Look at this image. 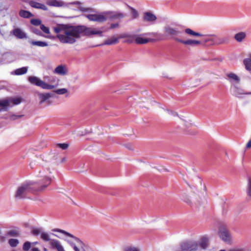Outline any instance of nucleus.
Listing matches in <instances>:
<instances>
[{
  "label": "nucleus",
  "mask_w": 251,
  "mask_h": 251,
  "mask_svg": "<svg viewBox=\"0 0 251 251\" xmlns=\"http://www.w3.org/2000/svg\"><path fill=\"white\" fill-rule=\"evenodd\" d=\"M56 37L63 44H74L82 36H90L98 35L102 36V31L85 25H59L53 28Z\"/></svg>",
  "instance_id": "1"
},
{
  "label": "nucleus",
  "mask_w": 251,
  "mask_h": 251,
  "mask_svg": "<svg viewBox=\"0 0 251 251\" xmlns=\"http://www.w3.org/2000/svg\"><path fill=\"white\" fill-rule=\"evenodd\" d=\"M51 182L49 176H45L38 182H26L22 184L18 189L15 197L23 199L26 197L29 193H34L45 190Z\"/></svg>",
  "instance_id": "2"
},
{
  "label": "nucleus",
  "mask_w": 251,
  "mask_h": 251,
  "mask_svg": "<svg viewBox=\"0 0 251 251\" xmlns=\"http://www.w3.org/2000/svg\"><path fill=\"white\" fill-rule=\"evenodd\" d=\"M135 42L137 44H146L149 42L158 41L162 39L158 33L148 32L133 36Z\"/></svg>",
  "instance_id": "3"
},
{
  "label": "nucleus",
  "mask_w": 251,
  "mask_h": 251,
  "mask_svg": "<svg viewBox=\"0 0 251 251\" xmlns=\"http://www.w3.org/2000/svg\"><path fill=\"white\" fill-rule=\"evenodd\" d=\"M53 231L58 232L59 233H61L67 236L73 238L75 239V243H72L71 244V246L73 247V249L75 251H80V249L84 250V245L83 243L78 238L75 237L72 234L62 229L55 228L52 230Z\"/></svg>",
  "instance_id": "4"
},
{
  "label": "nucleus",
  "mask_w": 251,
  "mask_h": 251,
  "mask_svg": "<svg viewBox=\"0 0 251 251\" xmlns=\"http://www.w3.org/2000/svg\"><path fill=\"white\" fill-rule=\"evenodd\" d=\"M218 234L220 238L225 242L229 243L231 241V235L227 227V225L222 224L218 229Z\"/></svg>",
  "instance_id": "5"
},
{
  "label": "nucleus",
  "mask_w": 251,
  "mask_h": 251,
  "mask_svg": "<svg viewBox=\"0 0 251 251\" xmlns=\"http://www.w3.org/2000/svg\"><path fill=\"white\" fill-rule=\"evenodd\" d=\"M28 80L31 84L40 87L44 89L51 90L55 87L54 85L49 84L35 76H29Z\"/></svg>",
  "instance_id": "6"
},
{
  "label": "nucleus",
  "mask_w": 251,
  "mask_h": 251,
  "mask_svg": "<svg viewBox=\"0 0 251 251\" xmlns=\"http://www.w3.org/2000/svg\"><path fill=\"white\" fill-rule=\"evenodd\" d=\"M109 17H111L115 19H121L124 18V15L122 13H116L113 14L111 12H105L102 14H99V16L97 19H95L96 22L99 23L104 22Z\"/></svg>",
  "instance_id": "7"
},
{
  "label": "nucleus",
  "mask_w": 251,
  "mask_h": 251,
  "mask_svg": "<svg viewBox=\"0 0 251 251\" xmlns=\"http://www.w3.org/2000/svg\"><path fill=\"white\" fill-rule=\"evenodd\" d=\"M231 90L233 96L240 99H243L245 95H251V92H246L244 89L241 87L238 86L236 84L231 85Z\"/></svg>",
  "instance_id": "8"
},
{
  "label": "nucleus",
  "mask_w": 251,
  "mask_h": 251,
  "mask_svg": "<svg viewBox=\"0 0 251 251\" xmlns=\"http://www.w3.org/2000/svg\"><path fill=\"white\" fill-rule=\"evenodd\" d=\"M198 247V244L196 242L186 241L181 243L180 245V251H196Z\"/></svg>",
  "instance_id": "9"
},
{
  "label": "nucleus",
  "mask_w": 251,
  "mask_h": 251,
  "mask_svg": "<svg viewBox=\"0 0 251 251\" xmlns=\"http://www.w3.org/2000/svg\"><path fill=\"white\" fill-rule=\"evenodd\" d=\"M174 39L176 40L177 42L181 43L185 45H188L191 47H197L201 44V42L198 40L188 39V40H182L178 38H174Z\"/></svg>",
  "instance_id": "10"
},
{
  "label": "nucleus",
  "mask_w": 251,
  "mask_h": 251,
  "mask_svg": "<svg viewBox=\"0 0 251 251\" xmlns=\"http://www.w3.org/2000/svg\"><path fill=\"white\" fill-rule=\"evenodd\" d=\"M129 37V35H120L118 37H116L115 36H112L111 38H109L106 40L103 45H115L119 43V39L120 38H124L126 37Z\"/></svg>",
  "instance_id": "11"
},
{
  "label": "nucleus",
  "mask_w": 251,
  "mask_h": 251,
  "mask_svg": "<svg viewBox=\"0 0 251 251\" xmlns=\"http://www.w3.org/2000/svg\"><path fill=\"white\" fill-rule=\"evenodd\" d=\"M158 34L162 38L159 41L168 39L173 35V28L170 26H166L164 27V33L162 35Z\"/></svg>",
  "instance_id": "12"
},
{
  "label": "nucleus",
  "mask_w": 251,
  "mask_h": 251,
  "mask_svg": "<svg viewBox=\"0 0 251 251\" xmlns=\"http://www.w3.org/2000/svg\"><path fill=\"white\" fill-rule=\"evenodd\" d=\"M226 76H227L226 79L231 83V85L234 84V82L237 84H239L240 82V77L236 74L233 73H227L226 74Z\"/></svg>",
  "instance_id": "13"
},
{
  "label": "nucleus",
  "mask_w": 251,
  "mask_h": 251,
  "mask_svg": "<svg viewBox=\"0 0 251 251\" xmlns=\"http://www.w3.org/2000/svg\"><path fill=\"white\" fill-rule=\"evenodd\" d=\"M156 19V16L151 12H146L144 14L143 20L145 21L154 23Z\"/></svg>",
  "instance_id": "14"
},
{
  "label": "nucleus",
  "mask_w": 251,
  "mask_h": 251,
  "mask_svg": "<svg viewBox=\"0 0 251 251\" xmlns=\"http://www.w3.org/2000/svg\"><path fill=\"white\" fill-rule=\"evenodd\" d=\"M50 245L52 249H55L57 251H65L60 242L57 240L51 239L50 242Z\"/></svg>",
  "instance_id": "15"
},
{
  "label": "nucleus",
  "mask_w": 251,
  "mask_h": 251,
  "mask_svg": "<svg viewBox=\"0 0 251 251\" xmlns=\"http://www.w3.org/2000/svg\"><path fill=\"white\" fill-rule=\"evenodd\" d=\"M6 235L13 237H19L21 235L20 229L18 227H14L7 232Z\"/></svg>",
  "instance_id": "16"
},
{
  "label": "nucleus",
  "mask_w": 251,
  "mask_h": 251,
  "mask_svg": "<svg viewBox=\"0 0 251 251\" xmlns=\"http://www.w3.org/2000/svg\"><path fill=\"white\" fill-rule=\"evenodd\" d=\"M29 4L31 7L36 9H40L45 11L48 9V7L45 4L35 1H29Z\"/></svg>",
  "instance_id": "17"
},
{
  "label": "nucleus",
  "mask_w": 251,
  "mask_h": 251,
  "mask_svg": "<svg viewBox=\"0 0 251 251\" xmlns=\"http://www.w3.org/2000/svg\"><path fill=\"white\" fill-rule=\"evenodd\" d=\"M13 35L18 39H24L26 38V34L20 28H16L13 30Z\"/></svg>",
  "instance_id": "18"
},
{
  "label": "nucleus",
  "mask_w": 251,
  "mask_h": 251,
  "mask_svg": "<svg viewBox=\"0 0 251 251\" xmlns=\"http://www.w3.org/2000/svg\"><path fill=\"white\" fill-rule=\"evenodd\" d=\"M228 42L227 37H220L214 35L213 44L219 45L222 44H226Z\"/></svg>",
  "instance_id": "19"
},
{
  "label": "nucleus",
  "mask_w": 251,
  "mask_h": 251,
  "mask_svg": "<svg viewBox=\"0 0 251 251\" xmlns=\"http://www.w3.org/2000/svg\"><path fill=\"white\" fill-rule=\"evenodd\" d=\"M47 4L50 6L54 7H62L65 5V3L62 1H59L58 0H49L47 1Z\"/></svg>",
  "instance_id": "20"
},
{
  "label": "nucleus",
  "mask_w": 251,
  "mask_h": 251,
  "mask_svg": "<svg viewBox=\"0 0 251 251\" xmlns=\"http://www.w3.org/2000/svg\"><path fill=\"white\" fill-rule=\"evenodd\" d=\"M249 57L245 58L243 60V64L245 69L248 71H251V53L248 55Z\"/></svg>",
  "instance_id": "21"
},
{
  "label": "nucleus",
  "mask_w": 251,
  "mask_h": 251,
  "mask_svg": "<svg viewBox=\"0 0 251 251\" xmlns=\"http://www.w3.org/2000/svg\"><path fill=\"white\" fill-rule=\"evenodd\" d=\"M208 238L203 236L201 238L199 245L202 249H206L208 247Z\"/></svg>",
  "instance_id": "22"
},
{
  "label": "nucleus",
  "mask_w": 251,
  "mask_h": 251,
  "mask_svg": "<svg viewBox=\"0 0 251 251\" xmlns=\"http://www.w3.org/2000/svg\"><path fill=\"white\" fill-rule=\"evenodd\" d=\"M67 71L64 66L59 65L57 66L54 70V73L61 75H64L66 74Z\"/></svg>",
  "instance_id": "23"
},
{
  "label": "nucleus",
  "mask_w": 251,
  "mask_h": 251,
  "mask_svg": "<svg viewBox=\"0 0 251 251\" xmlns=\"http://www.w3.org/2000/svg\"><path fill=\"white\" fill-rule=\"evenodd\" d=\"M19 14L20 17L24 18H29L34 16L30 12L25 10H21L19 11Z\"/></svg>",
  "instance_id": "24"
},
{
  "label": "nucleus",
  "mask_w": 251,
  "mask_h": 251,
  "mask_svg": "<svg viewBox=\"0 0 251 251\" xmlns=\"http://www.w3.org/2000/svg\"><path fill=\"white\" fill-rule=\"evenodd\" d=\"M39 98L40 100V102L42 103L47 100L48 99L52 97L50 93H39L38 94Z\"/></svg>",
  "instance_id": "25"
},
{
  "label": "nucleus",
  "mask_w": 251,
  "mask_h": 251,
  "mask_svg": "<svg viewBox=\"0 0 251 251\" xmlns=\"http://www.w3.org/2000/svg\"><path fill=\"white\" fill-rule=\"evenodd\" d=\"M246 37V34L244 32L236 33L234 36L235 39L238 42H242Z\"/></svg>",
  "instance_id": "26"
},
{
  "label": "nucleus",
  "mask_w": 251,
  "mask_h": 251,
  "mask_svg": "<svg viewBox=\"0 0 251 251\" xmlns=\"http://www.w3.org/2000/svg\"><path fill=\"white\" fill-rule=\"evenodd\" d=\"M41 159L37 158L36 159L33 160L30 163V166L32 169L36 168L41 166Z\"/></svg>",
  "instance_id": "27"
},
{
  "label": "nucleus",
  "mask_w": 251,
  "mask_h": 251,
  "mask_svg": "<svg viewBox=\"0 0 251 251\" xmlns=\"http://www.w3.org/2000/svg\"><path fill=\"white\" fill-rule=\"evenodd\" d=\"M246 194L249 197L251 198V177H249L247 179Z\"/></svg>",
  "instance_id": "28"
},
{
  "label": "nucleus",
  "mask_w": 251,
  "mask_h": 251,
  "mask_svg": "<svg viewBox=\"0 0 251 251\" xmlns=\"http://www.w3.org/2000/svg\"><path fill=\"white\" fill-rule=\"evenodd\" d=\"M10 101L9 98L0 100V107L6 108L10 106Z\"/></svg>",
  "instance_id": "29"
},
{
  "label": "nucleus",
  "mask_w": 251,
  "mask_h": 251,
  "mask_svg": "<svg viewBox=\"0 0 251 251\" xmlns=\"http://www.w3.org/2000/svg\"><path fill=\"white\" fill-rule=\"evenodd\" d=\"M185 32L189 35L193 36H202V35L199 32H195L190 28H186L185 30Z\"/></svg>",
  "instance_id": "30"
},
{
  "label": "nucleus",
  "mask_w": 251,
  "mask_h": 251,
  "mask_svg": "<svg viewBox=\"0 0 251 251\" xmlns=\"http://www.w3.org/2000/svg\"><path fill=\"white\" fill-rule=\"evenodd\" d=\"M27 71V68L24 67L19 69H17L15 71V74L16 75H22L25 74Z\"/></svg>",
  "instance_id": "31"
},
{
  "label": "nucleus",
  "mask_w": 251,
  "mask_h": 251,
  "mask_svg": "<svg viewBox=\"0 0 251 251\" xmlns=\"http://www.w3.org/2000/svg\"><path fill=\"white\" fill-rule=\"evenodd\" d=\"M31 44L33 46H37L42 47H46V46H48V44L46 42H43V41H32L31 42Z\"/></svg>",
  "instance_id": "32"
},
{
  "label": "nucleus",
  "mask_w": 251,
  "mask_h": 251,
  "mask_svg": "<svg viewBox=\"0 0 251 251\" xmlns=\"http://www.w3.org/2000/svg\"><path fill=\"white\" fill-rule=\"evenodd\" d=\"M19 241L17 239L11 238L8 240V244L12 247H16L19 244Z\"/></svg>",
  "instance_id": "33"
},
{
  "label": "nucleus",
  "mask_w": 251,
  "mask_h": 251,
  "mask_svg": "<svg viewBox=\"0 0 251 251\" xmlns=\"http://www.w3.org/2000/svg\"><path fill=\"white\" fill-rule=\"evenodd\" d=\"M10 103H12L13 104L17 105L20 103L22 101V99L20 98H9Z\"/></svg>",
  "instance_id": "34"
},
{
  "label": "nucleus",
  "mask_w": 251,
  "mask_h": 251,
  "mask_svg": "<svg viewBox=\"0 0 251 251\" xmlns=\"http://www.w3.org/2000/svg\"><path fill=\"white\" fill-rule=\"evenodd\" d=\"M41 239L45 241H49L50 242L51 239H50L49 235L46 232L42 233L41 235Z\"/></svg>",
  "instance_id": "35"
},
{
  "label": "nucleus",
  "mask_w": 251,
  "mask_h": 251,
  "mask_svg": "<svg viewBox=\"0 0 251 251\" xmlns=\"http://www.w3.org/2000/svg\"><path fill=\"white\" fill-rule=\"evenodd\" d=\"M31 247V243L29 241H26L24 243L23 246V250L24 251H28Z\"/></svg>",
  "instance_id": "36"
},
{
  "label": "nucleus",
  "mask_w": 251,
  "mask_h": 251,
  "mask_svg": "<svg viewBox=\"0 0 251 251\" xmlns=\"http://www.w3.org/2000/svg\"><path fill=\"white\" fill-rule=\"evenodd\" d=\"M99 16L98 14H89L86 15V17L91 21L96 22L95 19H97Z\"/></svg>",
  "instance_id": "37"
},
{
  "label": "nucleus",
  "mask_w": 251,
  "mask_h": 251,
  "mask_svg": "<svg viewBox=\"0 0 251 251\" xmlns=\"http://www.w3.org/2000/svg\"><path fill=\"white\" fill-rule=\"evenodd\" d=\"M41 21L39 19H33L30 20V23L31 24L34 25H41Z\"/></svg>",
  "instance_id": "38"
},
{
  "label": "nucleus",
  "mask_w": 251,
  "mask_h": 251,
  "mask_svg": "<svg viewBox=\"0 0 251 251\" xmlns=\"http://www.w3.org/2000/svg\"><path fill=\"white\" fill-rule=\"evenodd\" d=\"M56 146L62 150H66L68 148L69 145L67 143H58Z\"/></svg>",
  "instance_id": "39"
},
{
  "label": "nucleus",
  "mask_w": 251,
  "mask_h": 251,
  "mask_svg": "<svg viewBox=\"0 0 251 251\" xmlns=\"http://www.w3.org/2000/svg\"><path fill=\"white\" fill-rule=\"evenodd\" d=\"M40 29L46 34H50V31L49 27H46L45 25L41 24L40 25Z\"/></svg>",
  "instance_id": "40"
},
{
  "label": "nucleus",
  "mask_w": 251,
  "mask_h": 251,
  "mask_svg": "<svg viewBox=\"0 0 251 251\" xmlns=\"http://www.w3.org/2000/svg\"><path fill=\"white\" fill-rule=\"evenodd\" d=\"M205 43L207 42H211V44H213L214 42V35H209L206 38H205L204 40Z\"/></svg>",
  "instance_id": "41"
},
{
  "label": "nucleus",
  "mask_w": 251,
  "mask_h": 251,
  "mask_svg": "<svg viewBox=\"0 0 251 251\" xmlns=\"http://www.w3.org/2000/svg\"><path fill=\"white\" fill-rule=\"evenodd\" d=\"M55 92L58 95H63L67 92V89L66 88L59 89L55 90Z\"/></svg>",
  "instance_id": "42"
},
{
  "label": "nucleus",
  "mask_w": 251,
  "mask_h": 251,
  "mask_svg": "<svg viewBox=\"0 0 251 251\" xmlns=\"http://www.w3.org/2000/svg\"><path fill=\"white\" fill-rule=\"evenodd\" d=\"M31 232L34 235L37 236L42 234V229L41 228H35L32 230Z\"/></svg>",
  "instance_id": "43"
},
{
  "label": "nucleus",
  "mask_w": 251,
  "mask_h": 251,
  "mask_svg": "<svg viewBox=\"0 0 251 251\" xmlns=\"http://www.w3.org/2000/svg\"><path fill=\"white\" fill-rule=\"evenodd\" d=\"M182 200L184 202H185L187 204H190V205L191 204V201L188 196H187V195L183 196V198H182Z\"/></svg>",
  "instance_id": "44"
},
{
  "label": "nucleus",
  "mask_w": 251,
  "mask_h": 251,
  "mask_svg": "<svg viewBox=\"0 0 251 251\" xmlns=\"http://www.w3.org/2000/svg\"><path fill=\"white\" fill-rule=\"evenodd\" d=\"M129 8L131 10L132 13L133 14V18H135L137 16V15H138L137 12L136 11V10L134 8H132V7H131L130 6H129Z\"/></svg>",
  "instance_id": "45"
},
{
  "label": "nucleus",
  "mask_w": 251,
  "mask_h": 251,
  "mask_svg": "<svg viewBox=\"0 0 251 251\" xmlns=\"http://www.w3.org/2000/svg\"><path fill=\"white\" fill-rule=\"evenodd\" d=\"M33 32H34L36 34L38 35H41V31L38 29H36V28H33Z\"/></svg>",
  "instance_id": "46"
},
{
  "label": "nucleus",
  "mask_w": 251,
  "mask_h": 251,
  "mask_svg": "<svg viewBox=\"0 0 251 251\" xmlns=\"http://www.w3.org/2000/svg\"><path fill=\"white\" fill-rule=\"evenodd\" d=\"M125 251H138L135 248H127L126 249Z\"/></svg>",
  "instance_id": "47"
},
{
  "label": "nucleus",
  "mask_w": 251,
  "mask_h": 251,
  "mask_svg": "<svg viewBox=\"0 0 251 251\" xmlns=\"http://www.w3.org/2000/svg\"><path fill=\"white\" fill-rule=\"evenodd\" d=\"M119 26L118 24H112L110 25V28L113 29Z\"/></svg>",
  "instance_id": "48"
},
{
  "label": "nucleus",
  "mask_w": 251,
  "mask_h": 251,
  "mask_svg": "<svg viewBox=\"0 0 251 251\" xmlns=\"http://www.w3.org/2000/svg\"><path fill=\"white\" fill-rule=\"evenodd\" d=\"M81 10L84 12L88 11H91V9L90 8H81Z\"/></svg>",
  "instance_id": "49"
},
{
  "label": "nucleus",
  "mask_w": 251,
  "mask_h": 251,
  "mask_svg": "<svg viewBox=\"0 0 251 251\" xmlns=\"http://www.w3.org/2000/svg\"><path fill=\"white\" fill-rule=\"evenodd\" d=\"M247 148H251V139L249 141L246 145Z\"/></svg>",
  "instance_id": "50"
},
{
  "label": "nucleus",
  "mask_w": 251,
  "mask_h": 251,
  "mask_svg": "<svg viewBox=\"0 0 251 251\" xmlns=\"http://www.w3.org/2000/svg\"><path fill=\"white\" fill-rule=\"evenodd\" d=\"M46 37L48 38H49L50 39H55V38H57L56 37V36L55 37V36H51V35L47 36H46Z\"/></svg>",
  "instance_id": "51"
},
{
  "label": "nucleus",
  "mask_w": 251,
  "mask_h": 251,
  "mask_svg": "<svg viewBox=\"0 0 251 251\" xmlns=\"http://www.w3.org/2000/svg\"><path fill=\"white\" fill-rule=\"evenodd\" d=\"M229 251H245L244 249H231Z\"/></svg>",
  "instance_id": "52"
},
{
  "label": "nucleus",
  "mask_w": 251,
  "mask_h": 251,
  "mask_svg": "<svg viewBox=\"0 0 251 251\" xmlns=\"http://www.w3.org/2000/svg\"><path fill=\"white\" fill-rule=\"evenodd\" d=\"M179 32L177 31L176 30L175 28H174V32H173V33H174V35H177L178 33H179Z\"/></svg>",
  "instance_id": "53"
},
{
  "label": "nucleus",
  "mask_w": 251,
  "mask_h": 251,
  "mask_svg": "<svg viewBox=\"0 0 251 251\" xmlns=\"http://www.w3.org/2000/svg\"><path fill=\"white\" fill-rule=\"evenodd\" d=\"M31 251H40L37 248H33L31 249Z\"/></svg>",
  "instance_id": "54"
},
{
  "label": "nucleus",
  "mask_w": 251,
  "mask_h": 251,
  "mask_svg": "<svg viewBox=\"0 0 251 251\" xmlns=\"http://www.w3.org/2000/svg\"><path fill=\"white\" fill-rule=\"evenodd\" d=\"M72 4H76L78 5L80 4V2L79 1H75L72 3Z\"/></svg>",
  "instance_id": "55"
},
{
  "label": "nucleus",
  "mask_w": 251,
  "mask_h": 251,
  "mask_svg": "<svg viewBox=\"0 0 251 251\" xmlns=\"http://www.w3.org/2000/svg\"><path fill=\"white\" fill-rule=\"evenodd\" d=\"M126 42H127V43H131V42H132V40H127Z\"/></svg>",
  "instance_id": "56"
},
{
  "label": "nucleus",
  "mask_w": 251,
  "mask_h": 251,
  "mask_svg": "<svg viewBox=\"0 0 251 251\" xmlns=\"http://www.w3.org/2000/svg\"><path fill=\"white\" fill-rule=\"evenodd\" d=\"M173 115H174V116H177L178 114L177 113H176L174 112Z\"/></svg>",
  "instance_id": "57"
},
{
  "label": "nucleus",
  "mask_w": 251,
  "mask_h": 251,
  "mask_svg": "<svg viewBox=\"0 0 251 251\" xmlns=\"http://www.w3.org/2000/svg\"><path fill=\"white\" fill-rule=\"evenodd\" d=\"M219 251H226L225 250H221Z\"/></svg>",
  "instance_id": "58"
}]
</instances>
